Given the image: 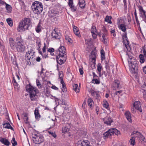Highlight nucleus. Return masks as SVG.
Instances as JSON below:
<instances>
[{"instance_id": "nucleus-1", "label": "nucleus", "mask_w": 146, "mask_h": 146, "mask_svg": "<svg viewBox=\"0 0 146 146\" xmlns=\"http://www.w3.org/2000/svg\"><path fill=\"white\" fill-rule=\"evenodd\" d=\"M128 66L132 75L136 79H138V66L135 58L128 55Z\"/></svg>"}, {"instance_id": "nucleus-2", "label": "nucleus", "mask_w": 146, "mask_h": 146, "mask_svg": "<svg viewBox=\"0 0 146 146\" xmlns=\"http://www.w3.org/2000/svg\"><path fill=\"white\" fill-rule=\"evenodd\" d=\"M26 91L29 93L31 100L32 101L36 100L38 97L36 94L38 92V90L32 86L30 84L26 86Z\"/></svg>"}, {"instance_id": "nucleus-3", "label": "nucleus", "mask_w": 146, "mask_h": 146, "mask_svg": "<svg viewBox=\"0 0 146 146\" xmlns=\"http://www.w3.org/2000/svg\"><path fill=\"white\" fill-rule=\"evenodd\" d=\"M31 24V21L30 18H25L24 20H22L20 22L19 27L17 29L18 31V32L23 31L27 30Z\"/></svg>"}, {"instance_id": "nucleus-4", "label": "nucleus", "mask_w": 146, "mask_h": 146, "mask_svg": "<svg viewBox=\"0 0 146 146\" xmlns=\"http://www.w3.org/2000/svg\"><path fill=\"white\" fill-rule=\"evenodd\" d=\"M31 7L34 13L37 15L40 14L43 10L42 3L37 1L33 3Z\"/></svg>"}, {"instance_id": "nucleus-5", "label": "nucleus", "mask_w": 146, "mask_h": 146, "mask_svg": "<svg viewBox=\"0 0 146 146\" xmlns=\"http://www.w3.org/2000/svg\"><path fill=\"white\" fill-rule=\"evenodd\" d=\"M15 47L17 50L19 52H23L25 49V47L23 41L21 36H19L16 38Z\"/></svg>"}, {"instance_id": "nucleus-6", "label": "nucleus", "mask_w": 146, "mask_h": 146, "mask_svg": "<svg viewBox=\"0 0 146 146\" xmlns=\"http://www.w3.org/2000/svg\"><path fill=\"white\" fill-rule=\"evenodd\" d=\"M114 134L118 135L120 134V132L116 128H111L108 129L103 133V137L104 139H106L110 137L112 135Z\"/></svg>"}, {"instance_id": "nucleus-7", "label": "nucleus", "mask_w": 146, "mask_h": 146, "mask_svg": "<svg viewBox=\"0 0 146 146\" xmlns=\"http://www.w3.org/2000/svg\"><path fill=\"white\" fill-rule=\"evenodd\" d=\"M35 53V52L32 49H31L30 51L27 52L25 55L26 60H27V61L28 60H31L32 62H33L35 60V58H34Z\"/></svg>"}, {"instance_id": "nucleus-8", "label": "nucleus", "mask_w": 146, "mask_h": 146, "mask_svg": "<svg viewBox=\"0 0 146 146\" xmlns=\"http://www.w3.org/2000/svg\"><path fill=\"white\" fill-rule=\"evenodd\" d=\"M66 55V54H61L59 53L58 56H56V60L58 64L60 65H62L66 61V58L65 57V55Z\"/></svg>"}, {"instance_id": "nucleus-9", "label": "nucleus", "mask_w": 146, "mask_h": 146, "mask_svg": "<svg viewBox=\"0 0 146 146\" xmlns=\"http://www.w3.org/2000/svg\"><path fill=\"white\" fill-rule=\"evenodd\" d=\"M76 145V146H92L89 141L84 140L79 141Z\"/></svg>"}, {"instance_id": "nucleus-10", "label": "nucleus", "mask_w": 146, "mask_h": 146, "mask_svg": "<svg viewBox=\"0 0 146 146\" xmlns=\"http://www.w3.org/2000/svg\"><path fill=\"white\" fill-rule=\"evenodd\" d=\"M122 42L123 45H124L125 48L127 50H128V38L127 36V33L126 32L124 33L122 35Z\"/></svg>"}, {"instance_id": "nucleus-11", "label": "nucleus", "mask_w": 146, "mask_h": 146, "mask_svg": "<svg viewBox=\"0 0 146 146\" xmlns=\"http://www.w3.org/2000/svg\"><path fill=\"white\" fill-rule=\"evenodd\" d=\"M77 133L80 138H83L84 137L87 135V130L85 129H80L77 131Z\"/></svg>"}, {"instance_id": "nucleus-12", "label": "nucleus", "mask_w": 146, "mask_h": 146, "mask_svg": "<svg viewBox=\"0 0 146 146\" xmlns=\"http://www.w3.org/2000/svg\"><path fill=\"white\" fill-rule=\"evenodd\" d=\"M44 137L42 135L36 137L35 139H33V142L36 144H40L44 141Z\"/></svg>"}, {"instance_id": "nucleus-13", "label": "nucleus", "mask_w": 146, "mask_h": 146, "mask_svg": "<svg viewBox=\"0 0 146 146\" xmlns=\"http://www.w3.org/2000/svg\"><path fill=\"white\" fill-rule=\"evenodd\" d=\"M137 7L138 8L140 17H145L146 12L143 9L142 6L139 5L137 6Z\"/></svg>"}, {"instance_id": "nucleus-14", "label": "nucleus", "mask_w": 146, "mask_h": 146, "mask_svg": "<svg viewBox=\"0 0 146 146\" xmlns=\"http://www.w3.org/2000/svg\"><path fill=\"white\" fill-rule=\"evenodd\" d=\"M133 106L136 109L141 112H142L141 108V104L140 102L139 101H135L134 104Z\"/></svg>"}, {"instance_id": "nucleus-15", "label": "nucleus", "mask_w": 146, "mask_h": 146, "mask_svg": "<svg viewBox=\"0 0 146 146\" xmlns=\"http://www.w3.org/2000/svg\"><path fill=\"white\" fill-rule=\"evenodd\" d=\"M104 123L108 125H110L111 123L113 122V121L110 117H106L104 118L103 119Z\"/></svg>"}, {"instance_id": "nucleus-16", "label": "nucleus", "mask_w": 146, "mask_h": 146, "mask_svg": "<svg viewBox=\"0 0 146 146\" xmlns=\"http://www.w3.org/2000/svg\"><path fill=\"white\" fill-rule=\"evenodd\" d=\"M51 36L52 38L55 39H59L61 37V34L57 33L55 30L52 32Z\"/></svg>"}, {"instance_id": "nucleus-17", "label": "nucleus", "mask_w": 146, "mask_h": 146, "mask_svg": "<svg viewBox=\"0 0 146 146\" xmlns=\"http://www.w3.org/2000/svg\"><path fill=\"white\" fill-rule=\"evenodd\" d=\"M0 141L3 144L6 146H9L10 144V142L6 139L1 137Z\"/></svg>"}, {"instance_id": "nucleus-18", "label": "nucleus", "mask_w": 146, "mask_h": 146, "mask_svg": "<svg viewBox=\"0 0 146 146\" xmlns=\"http://www.w3.org/2000/svg\"><path fill=\"white\" fill-rule=\"evenodd\" d=\"M9 42L11 49L13 50L15 48V42L12 38L11 37L9 38Z\"/></svg>"}, {"instance_id": "nucleus-19", "label": "nucleus", "mask_w": 146, "mask_h": 146, "mask_svg": "<svg viewBox=\"0 0 146 146\" xmlns=\"http://www.w3.org/2000/svg\"><path fill=\"white\" fill-rule=\"evenodd\" d=\"M3 128L10 129H11L14 131L13 128L11 126L9 122L3 123Z\"/></svg>"}, {"instance_id": "nucleus-20", "label": "nucleus", "mask_w": 146, "mask_h": 146, "mask_svg": "<svg viewBox=\"0 0 146 146\" xmlns=\"http://www.w3.org/2000/svg\"><path fill=\"white\" fill-rule=\"evenodd\" d=\"M22 115L23 116V119L25 123L27 124H29V123L28 121L29 117H28V114L26 113H24L22 114Z\"/></svg>"}, {"instance_id": "nucleus-21", "label": "nucleus", "mask_w": 146, "mask_h": 146, "mask_svg": "<svg viewBox=\"0 0 146 146\" xmlns=\"http://www.w3.org/2000/svg\"><path fill=\"white\" fill-rule=\"evenodd\" d=\"M78 5L82 9H84L86 5L85 1L84 0H79Z\"/></svg>"}, {"instance_id": "nucleus-22", "label": "nucleus", "mask_w": 146, "mask_h": 146, "mask_svg": "<svg viewBox=\"0 0 146 146\" xmlns=\"http://www.w3.org/2000/svg\"><path fill=\"white\" fill-rule=\"evenodd\" d=\"M73 31L74 34L78 37L80 36L78 28L76 26H74L73 27Z\"/></svg>"}, {"instance_id": "nucleus-23", "label": "nucleus", "mask_w": 146, "mask_h": 146, "mask_svg": "<svg viewBox=\"0 0 146 146\" xmlns=\"http://www.w3.org/2000/svg\"><path fill=\"white\" fill-rule=\"evenodd\" d=\"M133 134H134L135 137L139 138L142 136L143 137V135L141 133L137 131H134L133 132Z\"/></svg>"}, {"instance_id": "nucleus-24", "label": "nucleus", "mask_w": 146, "mask_h": 146, "mask_svg": "<svg viewBox=\"0 0 146 146\" xmlns=\"http://www.w3.org/2000/svg\"><path fill=\"white\" fill-rule=\"evenodd\" d=\"M93 135L94 138L97 140H99L101 137V135L99 134L98 131L96 132L93 133Z\"/></svg>"}, {"instance_id": "nucleus-25", "label": "nucleus", "mask_w": 146, "mask_h": 146, "mask_svg": "<svg viewBox=\"0 0 146 146\" xmlns=\"http://www.w3.org/2000/svg\"><path fill=\"white\" fill-rule=\"evenodd\" d=\"M60 53L61 52L62 54H64L66 53V49L63 46H61L58 49Z\"/></svg>"}, {"instance_id": "nucleus-26", "label": "nucleus", "mask_w": 146, "mask_h": 146, "mask_svg": "<svg viewBox=\"0 0 146 146\" xmlns=\"http://www.w3.org/2000/svg\"><path fill=\"white\" fill-rule=\"evenodd\" d=\"M34 114L36 119H39L40 117V115L39 113L38 110L35 109V110Z\"/></svg>"}, {"instance_id": "nucleus-27", "label": "nucleus", "mask_w": 146, "mask_h": 146, "mask_svg": "<svg viewBox=\"0 0 146 146\" xmlns=\"http://www.w3.org/2000/svg\"><path fill=\"white\" fill-rule=\"evenodd\" d=\"M113 86L116 88H119L120 87L119 81L116 80H115L113 84Z\"/></svg>"}, {"instance_id": "nucleus-28", "label": "nucleus", "mask_w": 146, "mask_h": 146, "mask_svg": "<svg viewBox=\"0 0 146 146\" xmlns=\"http://www.w3.org/2000/svg\"><path fill=\"white\" fill-rule=\"evenodd\" d=\"M145 57L144 55L141 54L139 55V62L141 63L142 64L145 61Z\"/></svg>"}, {"instance_id": "nucleus-29", "label": "nucleus", "mask_w": 146, "mask_h": 146, "mask_svg": "<svg viewBox=\"0 0 146 146\" xmlns=\"http://www.w3.org/2000/svg\"><path fill=\"white\" fill-rule=\"evenodd\" d=\"M11 59L13 64L14 65H17L16 57L14 55L11 56Z\"/></svg>"}, {"instance_id": "nucleus-30", "label": "nucleus", "mask_w": 146, "mask_h": 146, "mask_svg": "<svg viewBox=\"0 0 146 146\" xmlns=\"http://www.w3.org/2000/svg\"><path fill=\"white\" fill-rule=\"evenodd\" d=\"M5 8L7 11V13H9L11 12L12 10V8L10 5L7 3L6 4Z\"/></svg>"}, {"instance_id": "nucleus-31", "label": "nucleus", "mask_w": 146, "mask_h": 146, "mask_svg": "<svg viewBox=\"0 0 146 146\" xmlns=\"http://www.w3.org/2000/svg\"><path fill=\"white\" fill-rule=\"evenodd\" d=\"M6 21L8 25L12 27L13 25V21L11 18H8L6 19Z\"/></svg>"}, {"instance_id": "nucleus-32", "label": "nucleus", "mask_w": 146, "mask_h": 146, "mask_svg": "<svg viewBox=\"0 0 146 146\" xmlns=\"http://www.w3.org/2000/svg\"><path fill=\"white\" fill-rule=\"evenodd\" d=\"M119 28L121 29L123 32H125L126 31V26L124 24H121L119 26Z\"/></svg>"}, {"instance_id": "nucleus-33", "label": "nucleus", "mask_w": 146, "mask_h": 146, "mask_svg": "<svg viewBox=\"0 0 146 146\" xmlns=\"http://www.w3.org/2000/svg\"><path fill=\"white\" fill-rule=\"evenodd\" d=\"M73 90L76 92L78 93L79 92V89L78 85L77 84H74L73 86Z\"/></svg>"}, {"instance_id": "nucleus-34", "label": "nucleus", "mask_w": 146, "mask_h": 146, "mask_svg": "<svg viewBox=\"0 0 146 146\" xmlns=\"http://www.w3.org/2000/svg\"><path fill=\"white\" fill-rule=\"evenodd\" d=\"M88 102L89 106L91 108L92 104L94 103L93 100L91 98H89L88 100Z\"/></svg>"}, {"instance_id": "nucleus-35", "label": "nucleus", "mask_w": 146, "mask_h": 146, "mask_svg": "<svg viewBox=\"0 0 146 146\" xmlns=\"http://www.w3.org/2000/svg\"><path fill=\"white\" fill-rule=\"evenodd\" d=\"M41 27L40 25V23L39 22L36 27V32L38 33L41 31Z\"/></svg>"}, {"instance_id": "nucleus-36", "label": "nucleus", "mask_w": 146, "mask_h": 146, "mask_svg": "<svg viewBox=\"0 0 146 146\" xmlns=\"http://www.w3.org/2000/svg\"><path fill=\"white\" fill-rule=\"evenodd\" d=\"M111 17L108 16H106L105 19V21L108 23L111 24L112 22L111 21Z\"/></svg>"}, {"instance_id": "nucleus-37", "label": "nucleus", "mask_w": 146, "mask_h": 146, "mask_svg": "<svg viewBox=\"0 0 146 146\" xmlns=\"http://www.w3.org/2000/svg\"><path fill=\"white\" fill-rule=\"evenodd\" d=\"M129 143L131 145L134 146L135 144V138L133 137H132L129 140Z\"/></svg>"}, {"instance_id": "nucleus-38", "label": "nucleus", "mask_w": 146, "mask_h": 146, "mask_svg": "<svg viewBox=\"0 0 146 146\" xmlns=\"http://www.w3.org/2000/svg\"><path fill=\"white\" fill-rule=\"evenodd\" d=\"M96 27L95 26H92V31L91 33H92V36H93L94 35H95L96 36V34H95V32H96ZM96 36H95V37Z\"/></svg>"}, {"instance_id": "nucleus-39", "label": "nucleus", "mask_w": 146, "mask_h": 146, "mask_svg": "<svg viewBox=\"0 0 146 146\" xmlns=\"http://www.w3.org/2000/svg\"><path fill=\"white\" fill-rule=\"evenodd\" d=\"M100 52H101V60H104V59H105V52H104V51L102 49L101 50Z\"/></svg>"}, {"instance_id": "nucleus-40", "label": "nucleus", "mask_w": 146, "mask_h": 146, "mask_svg": "<svg viewBox=\"0 0 146 146\" xmlns=\"http://www.w3.org/2000/svg\"><path fill=\"white\" fill-rule=\"evenodd\" d=\"M47 49L48 51L50 53V54L52 55H53L54 54V53H53L54 51V49L52 48H47Z\"/></svg>"}, {"instance_id": "nucleus-41", "label": "nucleus", "mask_w": 146, "mask_h": 146, "mask_svg": "<svg viewBox=\"0 0 146 146\" xmlns=\"http://www.w3.org/2000/svg\"><path fill=\"white\" fill-rule=\"evenodd\" d=\"M36 82L37 86L38 87V88H42V85L39 80L38 79H36Z\"/></svg>"}, {"instance_id": "nucleus-42", "label": "nucleus", "mask_w": 146, "mask_h": 146, "mask_svg": "<svg viewBox=\"0 0 146 146\" xmlns=\"http://www.w3.org/2000/svg\"><path fill=\"white\" fill-rule=\"evenodd\" d=\"M11 142L12 145H13V146H15L17 145V142L15 141V138L14 137L13 138L11 141Z\"/></svg>"}, {"instance_id": "nucleus-43", "label": "nucleus", "mask_w": 146, "mask_h": 146, "mask_svg": "<svg viewBox=\"0 0 146 146\" xmlns=\"http://www.w3.org/2000/svg\"><path fill=\"white\" fill-rule=\"evenodd\" d=\"M105 68L108 74V75H109L110 74V66L109 65H105Z\"/></svg>"}, {"instance_id": "nucleus-44", "label": "nucleus", "mask_w": 146, "mask_h": 146, "mask_svg": "<svg viewBox=\"0 0 146 146\" xmlns=\"http://www.w3.org/2000/svg\"><path fill=\"white\" fill-rule=\"evenodd\" d=\"M109 104L107 101L104 102L103 104V106L104 107L108 110L109 108Z\"/></svg>"}, {"instance_id": "nucleus-45", "label": "nucleus", "mask_w": 146, "mask_h": 146, "mask_svg": "<svg viewBox=\"0 0 146 146\" xmlns=\"http://www.w3.org/2000/svg\"><path fill=\"white\" fill-rule=\"evenodd\" d=\"M123 2L124 4V11L126 13H127V3L126 0H123Z\"/></svg>"}, {"instance_id": "nucleus-46", "label": "nucleus", "mask_w": 146, "mask_h": 146, "mask_svg": "<svg viewBox=\"0 0 146 146\" xmlns=\"http://www.w3.org/2000/svg\"><path fill=\"white\" fill-rule=\"evenodd\" d=\"M70 8L71 9V10L73 12H75L77 10V8L76 7L74 6L73 5H72L71 6H69Z\"/></svg>"}, {"instance_id": "nucleus-47", "label": "nucleus", "mask_w": 146, "mask_h": 146, "mask_svg": "<svg viewBox=\"0 0 146 146\" xmlns=\"http://www.w3.org/2000/svg\"><path fill=\"white\" fill-rule=\"evenodd\" d=\"M69 130V129L66 126H64L62 128V132L64 133L68 131Z\"/></svg>"}, {"instance_id": "nucleus-48", "label": "nucleus", "mask_w": 146, "mask_h": 146, "mask_svg": "<svg viewBox=\"0 0 146 146\" xmlns=\"http://www.w3.org/2000/svg\"><path fill=\"white\" fill-rule=\"evenodd\" d=\"M90 93H91V95L94 97H95L96 94L97 93V92L94 90H92L90 91Z\"/></svg>"}, {"instance_id": "nucleus-49", "label": "nucleus", "mask_w": 146, "mask_h": 146, "mask_svg": "<svg viewBox=\"0 0 146 146\" xmlns=\"http://www.w3.org/2000/svg\"><path fill=\"white\" fill-rule=\"evenodd\" d=\"M48 132L54 138H56V137L57 136L55 134V132L53 133L49 131H48Z\"/></svg>"}, {"instance_id": "nucleus-50", "label": "nucleus", "mask_w": 146, "mask_h": 146, "mask_svg": "<svg viewBox=\"0 0 146 146\" xmlns=\"http://www.w3.org/2000/svg\"><path fill=\"white\" fill-rule=\"evenodd\" d=\"M102 66L100 63H99L97 66V70L98 72H101Z\"/></svg>"}, {"instance_id": "nucleus-51", "label": "nucleus", "mask_w": 146, "mask_h": 146, "mask_svg": "<svg viewBox=\"0 0 146 146\" xmlns=\"http://www.w3.org/2000/svg\"><path fill=\"white\" fill-rule=\"evenodd\" d=\"M141 138V142L143 143L145 145H146V141H144L145 139V137L143 135V137L141 136L140 137Z\"/></svg>"}, {"instance_id": "nucleus-52", "label": "nucleus", "mask_w": 146, "mask_h": 146, "mask_svg": "<svg viewBox=\"0 0 146 146\" xmlns=\"http://www.w3.org/2000/svg\"><path fill=\"white\" fill-rule=\"evenodd\" d=\"M128 122L130 123H132L133 122L131 119V116L130 112L128 111Z\"/></svg>"}, {"instance_id": "nucleus-53", "label": "nucleus", "mask_w": 146, "mask_h": 146, "mask_svg": "<svg viewBox=\"0 0 146 146\" xmlns=\"http://www.w3.org/2000/svg\"><path fill=\"white\" fill-rule=\"evenodd\" d=\"M59 78L60 79L63 78V72L62 71H60L58 73Z\"/></svg>"}, {"instance_id": "nucleus-54", "label": "nucleus", "mask_w": 146, "mask_h": 146, "mask_svg": "<svg viewBox=\"0 0 146 146\" xmlns=\"http://www.w3.org/2000/svg\"><path fill=\"white\" fill-rule=\"evenodd\" d=\"M62 92H64L66 91L67 90L66 89V87L65 84L64 85H63H63H62Z\"/></svg>"}, {"instance_id": "nucleus-55", "label": "nucleus", "mask_w": 146, "mask_h": 146, "mask_svg": "<svg viewBox=\"0 0 146 146\" xmlns=\"http://www.w3.org/2000/svg\"><path fill=\"white\" fill-rule=\"evenodd\" d=\"M141 87L142 90H143L144 91H146V83L144 82Z\"/></svg>"}, {"instance_id": "nucleus-56", "label": "nucleus", "mask_w": 146, "mask_h": 146, "mask_svg": "<svg viewBox=\"0 0 146 146\" xmlns=\"http://www.w3.org/2000/svg\"><path fill=\"white\" fill-rule=\"evenodd\" d=\"M92 81H94L95 83L96 84H99L100 83V81L97 79L93 78Z\"/></svg>"}, {"instance_id": "nucleus-57", "label": "nucleus", "mask_w": 146, "mask_h": 146, "mask_svg": "<svg viewBox=\"0 0 146 146\" xmlns=\"http://www.w3.org/2000/svg\"><path fill=\"white\" fill-rule=\"evenodd\" d=\"M103 31L104 32V34L107 35L108 34L107 30L104 27V28L103 29Z\"/></svg>"}, {"instance_id": "nucleus-58", "label": "nucleus", "mask_w": 146, "mask_h": 146, "mask_svg": "<svg viewBox=\"0 0 146 146\" xmlns=\"http://www.w3.org/2000/svg\"><path fill=\"white\" fill-rule=\"evenodd\" d=\"M73 0H69L68 2V5L69 6H71L72 5H73Z\"/></svg>"}, {"instance_id": "nucleus-59", "label": "nucleus", "mask_w": 146, "mask_h": 146, "mask_svg": "<svg viewBox=\"0 0 146 146\" xmlns=\"http://www.w3.org/2000/svg\"><path fill=\"white\" fill-rule=\"evenodd\" d=\"M91 54L92 55L93 54V55L94 56V57H93L92 58V60H94V62H95L96 61V54L94 53V52H92L91 53Z\"/></svg>"}, {"instance_id": "nucleus-60", "label": "nucleus", "mask_w": 146, "mask_h": 146, "mask_svg": "<svg viewBox=\"0 0 146 146\" xmlns=\"http://www.w3.org/2000/svg\"><path fill=\"white\" fill-rule=\"evenodd\" d=\"M51 13H50L51 15V17H54L55 15V14L56 13V11L53 10H52L51 11Z\"/></svg>"}, {"instance_id": "nucleus-61", "label": "nucleus", "mask_w": 146, "mask_h": 146, "mask_svg": "<svg viewBox=\"0 0 146 146\" xmlns=\"http://www.w3.org/2000/svg\"><path fill=\"white\" fill-rule=\"evenodd\" d=\"M106 36L107 35H106L105 34H103L102 36L103 39H102V40L104 44L105 43V40H106L105 36Z\"/></svg>"}, {"instance_id": "nucleus-62", "label": "nucleus", "mask_w": 146, "mask_h": 146, "mask_svg": "<svg viewBox=\"0 0 146 146\" xmlns=\"http://www.w3.org/2000/svg\"><path fill=\"white\" fill-rule=\"evenodd\" d=\"M46 45L45 43H44V46L42 48V50L43 52H46Z\"/></svg>"}, {"instance_id": "nucleus-63", "label": "nucleus", "mask_w": 146, "mask_h": 146, "mask_svg": "<svg viewBox=\"0 0 146 146\" xmlns=\"http://www.w3.org/2000/svg\"><path fill=\"white\" fill-rule=\"evenodd\" d=\"M123 21V20L122 19H120L118 21L117 24L119 26L121 24H122V21Z\"/></svg>"}, {"instance_id": "nucleus-64", "label": "nucleus", "mask_w": 146, "mask_h": 146, "mask_svg": "<svg viewBox=\"0 0 146 146\" xmlns=\"http://www.w3.org/2000/svg\"><path fill=\"white\" fill-rule=\"evenodd\" d=\"M115 29H113L111 31V34H113V36L115 37L116 36V34L115 33Z\"/></svg>"}]
</instances>
